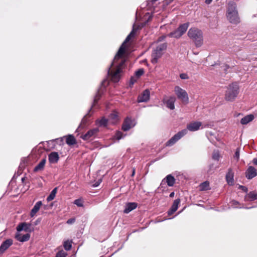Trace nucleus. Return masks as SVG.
<instances>
[{
    "instance_id": "1",
    "label": "nucleus",
    "mask_w": 257,
    "mask_h": 257,
    "mask_svg": "<svg viewBox=\"0 0 257 257\" xmlns=\"http://www.w3.org/2000/svg\"><path fill=\"white\" fill-rule=\"evenodd\" d=\"M136 30L133 29L119 47L111 64H125L127 62L131 53L128 44L135 37Z\"/></svg>"
},
{
    "instance_id": "2",
    "label": "nucleus",
    "mask_w": 257,
    "mask_h": 257,
    "mask_svg": "<svg viewBox=\"0 0 257 257\" xmlns=\"http://www.w3.org/2000/svg\"><path fill=\"white\" fill-rule=\"evenodd\" d=\"M239 92V86L237 82L229 84L225 91L224 99L227 101H233Z\"/></svg>"
},
{
    "instance_id": "3",
    "label": "nucleus",
    "mask_w": 257,
    "mask_h": 257,
    "mask_svg": "<svg viewBox=\"0 0 257 257\" xmlns=\"http://www.w3.org/2000/svg\"><path fill=\"white\" fill-rule=\"evenodd\" d=\"M187 35L189 38L195 43L196 47H200L202 45L203 33L200 30L196 28H191L189 30Z\"/></svg>"
},
{
    "instance_id": "4",
    "label": "nucleus",
    "mask_w": 257,
    "mask_h": 257,
    "mask_svg": "<svg viewBox=\"0 0 257 257\" xmlns=\"http://www.w3.org/2000/svg\"><path fill=\"white\" fill-rule=\"evenodd\" d=\"M113 66L111 65L108 69V74L111 77L112 81L117 82L120 79L122 72V65H116L114 68L112 67Z\"/></svg>"
},
{
    "instance_id": "5",
    "label": "nucleus",
    "mask_w": 257,
    "mask_h": 257,
    "mask_svg": "<svg viewBox=\"0 0 257 257\" xmlns=\"http://www.w3.org/2000/svg\"><path fill=\"white\" fill-rule=\"evenodd\" d=\"M166 43H163L159 45L154 50L152 54V63H157L158 59L161 57L163 53V52L166 49Z\"/></svg>"
},
{
    "instance_id": "6",
    "label": "nucleus",
    "mask_w": 257,
    "mask_h": 257,
    "mask_svg": "<svg viewBox=\"0 0 257 257\" xmlns=\"http://www.w3.org/2000/svg\"><path fill=\"white\" fill-rule=\"evenodd\" d=\"M174 91L178 98L180 99L183 103L186 104L188 103V95L185 90L178 86H176L174 88Z\"/></svg>"
},
{
    "instance_id": "7",
    "label": "nucleus",
    "mask_w": 257,
    "mask_h": 257,
    "mask_svg": "<svg viewBox=\"0 0 257 257\" xmlns=\"http://www.w3.org/2000/svg\"><path fill=\"white\" fill-rule=\"evenodd\" d=\"M187 133V130H183L172 137L166 143L167 146H171Z\"/></svg>"
},
{
    "instance_id": "8",
    "label": "nucleus",
    "mask_w": 257,
    "mask_h": 257,
    "mask_svg": "<svg viewBox=\"0 0 257 257\" xmlns=\"http://www.w3.org/2000/svg\"><path fill=\"white\" fill-rule=\"evenodd\" d=\"M226 16L229 21L232 24H237L240 22L237 12L227 13Z\"/></svg>"
},
{
    "instance_id": "9",
    "label": "nucleus",
    "mask_w": 257,
    "mask_h": 257,
    "mask_svg": "<svg viewBox=\"0 0 257 257\" xmlns=\"http://www.w3.org/2000/svg\"><path fill=\"white\" fill-rule=\"evenodd\" d=\"M150 91L147 89L143 91L138 97V102H147L150 99Z\"/></svg>"
},
{
    "instance_id": "10",
    "label": "nucleus",
    "mask_w": 257,
    "mask_h": 257,
    "mask_svg": "<svg viewBox=\"0 0 257 257\" xmlns=\"http://www.w3.org/2000/svg\"><path fill=\"white\" fill-rule=\"evenodd\" d=\"M134 121L129 117H126L122 125V130L123 131H127L135 126Z\"/></svg>"
},
{
    "instance_id": "11",
    "label": "nucleus",
    "mask_w": 257,
    "mask_h": 257,
    "mask_svg": "<svg viewBox=\"0 0 257 257\" xmlns=\"http://www.w3.org/2000/svg\"><path fill=\"white\" fill-rule=\"evenodd\" d=\"M13 241L12 239H7L3 241L0 245V254H3L13 244Z\"/></svg>"
},
{
    "instance_id": "12",
    "label": "nucleus",
    "mask_w": 257,
    "mask_h": 257,
    "mask_svg": "<svg viewBox=\"0 0 257 257\" xmlns=\"http://www.w3.org/2000/svg\"><path fill=\"white\" fill-rule=\"evenodd\" d=\"M98 132L97 128H95L88 131L85 134L82 135L81 138L84 141H88L94 137Z\"/></svg>"
},
{
    "instance_id": "13",
    "label": "nucleus",
    "mask_w": 257,
    "mask_h": 257,
    "mask_svg": "<svg viewBox=\"0 0 257 257\" xmlns=\"http://www.w3.org/2000/svg\"><path fill=\"white\" fill-rule=\"evenodd\" d=\"M257 175V170L252 167L249 166L245 172V176L248 179H251Z\"/></svg>"
},
{
    "instance_id": "14",
    "label": "nucleus",
    "mask_w": 257,
    "mask_h": 257,
    "mask_svg": "<svg viewBox=\"0 0 257 257\" xmlns=\"http://www.w3.org/2000/svg\"><path fill=\"white\" fill-rule=\"evenodd\" d=\"M201 122L199 121L192 122L187 125V130L191 132H194L198 130L201 126Z\"/></svg>"
},
{
    "instance_id": "15",
    "label": "nucleus",
    "mask_w": 257,
    "mask_h": 257,
    "mask_svg": "<svg viewBox=\"0 0 257 257\" xmlns=\"http://www.w3.org/2000/svg\"><path fill=\"white\" fill-rule=\"evenodd\" d=\"M234 173L231 169H229L226 175V180L229 185H233L234 183Z\"/></svg>"
},
{
    "instance_id": "16",
    "label": "nucleus",
    "mask_w": 257,
    "mask_h": 257,
    "mask_svg": "<svg viewBox=\"0 0 257 257\" xmlns=\"http://www.w3.org/2000/svg\"><path fill=\"white\" fill-rule=\"evenodd\" d=\"M180 202V199H177L174 200L171 209L168 211V214L169 215H172L177 210Z\"/></svg>"
},
{
    "instance_id": "17",
    "label": "nucleus",
    "mask_w": 257,
    "mask_h": 257,
    "mask_svg": "<svg viewBox=\"0 0 257 257\" xmlns=\"http://www.w3.org/2000/svg\"><path fill=\"white\" fill-rule=\"evenodd\" d=\"M176 101V98L175 96H170L167 100L165 101V103L168 108L171 110L175 108L174 103Z\"/></svg>"
},
{
    "instance_id": "18",
    "label": "nucleus",
    "mask_w": 257,
    "mask_h": 257,
    "mask_svg": "<svg viewBox=\"0 0 257 257\" xmlns=\"http://www.w3.org/2000/svg\"><path fill=\"white\" fill-rule=\"evenodd\" d=\"M137 207V203L135 202L128 203L125 206V209L123 210L124 213H128L133 210L136 209Z\"/></svg>"
},
{
    "instance_id": "19",
    "label": "nucleus",
    "mask_w": 257,
    "mask_h": 257,
    "mask_svg": "<svg viewBox=\"0 0 257 257\" xmlns=\"http://www.w3.org/2000/svg\"><path fill=\"white\" fill-rule=\"evenodd\" d=\"M59 159V157L57 152H52L49 155V161L51 163H56Z\"/></svg>"
},
{
    "instance_id": "20",
    "label": "nucleus",
    "mask_w": 257,
    "mask_h": 257,
    "mask_svg": "<svg viewBox=\"0 0 257 257\" xmlns=\"http://www.w3.org/2000/svg\"><path fill=\"white\" fill-rule=\"evenodd\" d=\"M30 224H28L26 222L22 223L18 225L17 227V229L18 231H21L23 230L25 231H30Z\"/></svg>"
},
{
    "instance_id": "21",
    "label": "nucleus",
    "mask_w": 257,
    "mask_h": 257,
    "mask_svg": "<svg viewBox=\"0 0 257 257\" xmlns=\"http://www.w3.org/2000/svg\"><path fill=\"white\" fill-rule=\"evenodd\" d=\"M257 199V192L251 191L249 192L245 197L246 201H252Z\"/></svg>"
},
{
    "instance_id": "22",
    "label": "nucleus",
    "mask_w": 257,
    "mask_h": 257,
    "mask_svg": "<svg viewBox=\"0 0 257 257\" xmlns=\"http://www.w3.org/2000/svg\"><path fill=\"white\" fill-rule=\"evenodd\" d=\"M42 205V203L41 201H38L35 204L30 213L31 217H33L35 215L37 212L39 210Z\"/></svg>"
},
{
    "instance_id": "23",
    "label": "nucleus",
    "mask_w": 257,
    "mask_h": 257,
    "mask_svg": "<svg viewBox=\"0 0 257 257\" xmlns=\"http://www.w3.org/2000/svg\"><path fill=\"white\" fill-rule=\"evenodd\" d=\"M253 114H248L243 117L240 120V123L243 124H246L254 119Z\"/></svg>"
},
{
    "instance_id": "24",
    "label": "nucleus",
    "mask_w": 257,
    "mask_h": 257,
    "mask_svg": "<svg viewBox=\"0 0 257 257\" xmlns=\"http://www.w3.org/2000/svg\"><path fill=\"white\" fill-rule=\"evenodd\" d=\"M118 120L119 118L116 112H113L109 115L108 120L111 123H116Z\"/></svg>"
},
{
    "instance_id": "25",
    "label": "nucleus",
    "mask_w": 257,
    "mask_h": 257,
    "mask_svg": "<svg viewBox=\"0 0 257 257\" xmlns=\"http://www.w3.org/2000/svg\"><path fill=\"white\" fill-rule=\"evenodd\" d=\"M166 180V182L167 183V185L170 186H173L175 183V179L174 177L171 175H167L166 178L162 181V182Z\"/></svg>"
},
{
    "instance_id": "26",
    "label": "nucleus",
    "mask_w": 257,
    "mask_h": 257,
    "mask_svg": "<svg viewBox=\"0 0 257 257\" xmlns=\"http://www.w3.org/2000/svg\"><path fill=\"white\" fill-rule=\"evenodd\" d=\"M236 4L233 2H229L228 3V8L227 13H233L237 12L236 9Z\"/></svg>"
},
{
    "instance_id": "27",
    "label": "nucleus",
    "mask_w": 257,
    "mask_h": 257,
    "mask_svg": "<svg viewBox=\"0 0 257 257\" xmlns=\"http://www.w3.org/2000/svg\"><path fill=\"white\" fill-rule=\"evenodd\" d=\"M189 26V23H186L180 25L177 28L180 33L183 35L187 31Z\"/></svg>"
},
{
    "instance_id": "28",
    "label": "nucleus",
    "mask_w": 257,
    "mask_h": 257,
    "mask_svg": "<svg viewBox=\"0 0 257 257\" xmlns=\"http://www.w3.org/2000/svg\"><path fill=\"white\" fill-rule=\"evenodd\" d=\"M16 238L18 240L21 242H24L29 240L30 238V235L29 233L25 234L24 235H17Z\"/></svg>"
},
{
    "instance_id": "29",
    "label": "nucleus",
    "mask_w": 257,
    "mask_h": 257,
    "mask_svg": "<svg viewBox=\"0 0 257 257\" xmlns=\"http://www.w3.org/2000/svg\"><path fill=\"white\" fill-rule=\"evenodd\" d=\"M46 163V160L45 159L42 160L35 167L34 171L35 172H38L42 170L45 166Z\"/></svg>"
},
{
    "instance_id": "30",
    "label": "nucleus",
    "mask_w": 257,
    "mask_h": 257,
    "mask_svg": "<svg viewBox=\"0 0 257 257\" xmlns=\"http://www.w3.org/2000/svg\"><path fill=\"white\" fill-rule=\"evenodd\" d=\"M182 35L180 33L178 29H177L174 31L168 34L167 36L171 38H175L176 39L180 38Z\"/></svg>"
},
{
    "instance_id": "31",
    "label": "nucleus",
    "mask_w": 257,
    "mask_h": 257,
    "mask_svg": "<svg viewBox=\"0 0 257 257\" xmlns=\"http://www.w3.org/2000/svg\"><path fill=\"white\" fill-rule=\"evenodd\" d=\"M66 142L69 145H73L76 143V141L73 136L69 135L66 138Z\"/></svg>"
},
{
    "instance_id": "32",
    "label": "nucleus",
    "mask_w": 257,
    "mask_h": 257,
    "mask_svg": "<svg viewBox=\"0 0 257 257\" xmlns=\"http://www.w3.org/2000/svg\"><path fill=\"white\" fill-rule=\"evenodd\" d=\"M199 190L200 191H206L210 190L209 183L208 181H205L199 185Z\"/></svg>"
},
{
    "instance_id": "33",
    "label": "nucleus",
    "mask_w": 257,
    "mask_h": 257,
    "mask_svg": "<svg viewBox=\"0 0 257 257\" xmlns=\"http://www.w3.org/2000/svg\"><path fill=\"white\" fill-rule=\"evenodd\" d=\"M57 191V188L56 187L51 191L50 195L48 196L47 200L48 201L53 200L56 196V194Z\"/></svg>"
},
{
    "instance_id": "34",
    "label": "nucleus",
    "mask_w": 257,
    "mask_h": 257,
    "mask_svg": "<svg viewBox=\"0 0 257 257\" xmlns=\"http://www.w3.org/2000/svg\"><path fill=\"white\" fill-rule=\"evenodd\" d=\"M63 246L65 250H70L72 247V241L69 240L64 241Z\"/></svg>"
},
{
    "instance_id": "35",
    "label": "nucleus",
    "mask_w": 257,
    "mask_h": 257,
    "mask_svg": "<svg viewBox=\"0 0 257 257\" xmlns=\"http://www.w3.org/2000/svg\"><path fill=\"white\" fill-rule=\"evenodd\" d=\"M108 121V119H107L104 117H102L100 120L98 121V123L100 126H106Z\"/></svg>"
},
{
    "instance_id": "36",
    "label": "nucleus",
    "mask_w": 257,
    "mask_h": 257,
    "mask_svg": "<svg viewBox=\"0 0 257 257\" xmlns=\"http://www.w3.org/2000/svg\"><path fill=\"white\" fill-rule=\"evenodd\" d=\"M240 156V148H237L236 149L234 155H233V159L236 161V162H238Z\"/></svg>"
},
{
    "instance_id": "37",
    "label": "nucleus",
    "mask_w": 257,
    "mask_h": 257,
    "mask_svg": "<svg viewBox=\"0 0 257 257\" xmlns=\"http://www.w3.org/2000/svg\"><path fill=\"white\" fill-rule=\"evenodd\" d=\"M67 255V252L63 250H61L59 251L57 253L55 257H66Z\"/></svg>"
},
{
    "instance_id": "38",
    "label": "nucleus",
    "mask_w": 257,
    "mask_h": 257,
    "mask_svg": "<svg viewBox=\"0 0 257 257\" xmlns=\"http://www.w3.org/2000/svg\"><path fill=\"white\" fill-rule=\"evenodd\" d=\"M124 137V135H123V133L120 131H117L114 136V138L117 140H119L120 139L123 138Z\"/></svg>"
},
{
    "instance_id": "39",
    "label": "nucleus",
    "mask_w": 257,
    "mask_h": 257,
    "mask_svg": "<svg viewBox=\"0 0 257 257\" xmlns=\"http://www.w3.org/2000/svg\"><path fill=\"white\" fill-rule=\"evenodd\" d=\"M144 73V71L143 69H140L138 70H137L135 72V76L138 79L141 76L143 75V74Z\"/></svg>"
},
{
    "instance_id": "40",
    "label": "nucleus",
    "mask_w": 257,
    "mask_h": 257,
    "mask_svg": "<svg viewBox=\"0 0 257 257\" xmlns=\"http://www.w3.org/2000/svg\"><path fill=\"white\" fill-rule=\"evenodd\" d=\"M74 204L76 205L78 207H83V202L81 199H76L74 201Z\"/></svg>"
},
{
    "instance_id": "41",
    "label": "nucleus",
    "mask_w": 257,
    "mask_h": 257,
    "mask_svg": "<svg viewBox=\"0 0 257 257\" xmlns=\"http://www.w3.org/2000/svg\"><path fill=\"white\" fill-rule=\"evenodd\" d=\"M220 158V155L218 152H214L212 154V159L218 161Z\"/></svg>"
},
{
    "instance_id": "42",
    "label": "nucleus",
    "mask_w": 257,
    "mask_h": 257,
    "mask_svg": "<svg viewBox=\"0 0 257 257\" xmlns=\"http://www.w3.org/2000/svg\"><path fill=\"white\" fill-rule=\"evenodd\" d=\"M138 78L135 76H132L130 79V86L133 85L134 83L137 81Z\"/></svg>"
},
{
    "instance_id": "43",
    "label": "nucleus",
    "mask_w": 257,
    "mask_h": 257,
    "mask_svg": "<svg viewBox=\"0 0 257 257\" xmlns=\"http://www.w3.org/2000/svg\"><path fill=\"white\" fill-rule=\"evenodd\" d=\"M180 77L182 79H188V76L187 74L186 73H182L180 75Z\"/></svg>"
},
{
    "instance_id": "44",
    "label": "nucleus",
    "mask_w": 257,
    "mask_h": 257,
    "mask_svg": "<svg viewBox=\"0 0 257 257\" xmlns=\"http://www.w3.org/2000/svg\"><path fill=\"white\" fill-rule=\"evenodd\" d=\"M231 205L233 206L234 207H237V205L239 204V202L235 201V200H232L231 201Z\"/></svg>"
},
{
    "instance_id": "45",
    "label": "nucleus",
    "mask_w": 257,
    "mask_h": 257,
    "mask_svg": "<svg viewBox=\"0 0 257 257\" xmlns=\"http://www.w3.org/2000/svg\"><path fill=\"white\" fill-rule=\"evenodd\" d=\"M75 219L74 218H72L67 220L66 223L68 224H73L75 222Z\"/></svg>"
},
{
    "instance_id": "46",
    "label": "nucleus",
    "mask_w": 257,
    "mask_h": 257,
    "mask_svg": "<svg viewBox=\"0 0 257 257\" xmlns=\"http://www.w3.org/2000/svg\"><path fill=\"white\" fill-rule=\"evenodd\" d=\"M239 188L241 189L243 191L245 192H247L248 189H247V188L245 186L240 185L239 186Z\"/></svg>"
},
{
    "instance_id": "47",
    "label": "nucleus",
    "mask_w": 257,
    "mask_h": 257,
    "mask_svg": "<svg viewBox=\"0 0 257 257\" xmlns=\"http://www.w3.org/2000/svg\"><path fill=\"white\" fill-rule=\"evenodd\" d=\"M158 1V0H148V4L150 5L151 4V5H153L156 2Z\"/></svg>"
},
{
    "instance_id": "48",
    "label": "nucleus",
    "mask_w": 257,
    "mask_h": 257,
    "mask_svg": "<svg viewBox=\"0 0 257 257\" xmlns=\"http://www.w3.org/2000/svg\"><path fill=\"white\" fill-rule=\"evenodd\" d=\"M100 98V95L99 94V93H98V94H96L95 98H94V102H96Z\"/></svg>"
},
{
    "instance_id": "49",
    "label": "nucleus",
    "mask_w": 257,
    "mask_h": 257,
    "mask_svg": "<svg viewBox=\"0 0 257 257\" xmlns=\"http://www.w3.org/2000/svg\"><path fill=\"white\" fill-rule=\"evenodd\" d=\"M252 163H253L254 165H257V158H254V159L252 160Z\"/></svg>"
},
{
    "instance_id": "50",
    "label": "nucleus",
    "mask_w": 257,
    "mask_h": 257,
    "mask_svg": "<svg viewBox=\"0 0 257 257\" xmlns=\"http://www.w3.org/2000/svg\"><path fill=\"white\" fill-rule=\"evenodd\" d=\"M212 0H205V3L206 4H210L212 2Z\"/></svg>"
},
{
    "instance_id": "51",
    "label": "nucleus",
    "mask_w": 257,
    "mask_h": 257,
    "mask_svg": "<svg viewBox=\"0 0 257 257\" xmlns=\"http://www.w3.org/2000/svg\"><path fill=\"white\" fill-rule=\"evenodd\" d=\"M174 195H175L174 192H171V193H170V195H169V196H170V197L172 198V197H173L174 196Z\"/></svg>"
},
{
    "instance_id": "52",
    "label": "nucleus",
    "mask_w": 257,
    "mask_h": 257,
    "mask_svg": "<svg viewBox=\"0 0 257 257\" xmlns=\"http://www.w3.org/2000/svg\"><path fill=\"white\" fill-rule=\"evenodd\" d=\"M99 183L97 182V183H95V184L93 185V186H94V187H97V186H98L99 185Z\"/></svg>"
},
{
    "instance_id": "53",
    "label": "nucleus",
    "mask_w": 257,
    "mask_h": 257,
    "mask_svg": "<svg viewBox=\"0 0 257 257\" xmlns=\"http://www.w3.org/2000/svg\"><path fill=\"white\" fill-rule=\"evenodd\" d=\"M135 169H134L133 171L132 176H134L135 175Z\"/></svg>"
},
{
    "instance_id": "54",
    "label": "nucleus",
    "mask_w": 257,
    "mask_h": 257,
    "mask_svg": "<svg viewBox=\"0 0 257 257\" xmlns=\"http://www.w3.org/2000/svg\"><path fill=\"white\" fill-rule=\"evenodd\" d=\"M24 178H22V181L23 182V181H24Z\"/></svg>"
}]
</instances>
